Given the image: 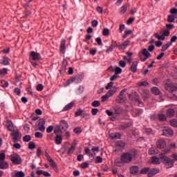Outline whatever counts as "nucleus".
Returning <instances> with one entry per match:
<instances>
[{
    "label": "nucleus",
    "instance_id": "obj_1",
    "mask_svg": "<svg viewBox=\"0 0 177 177\" xmlns=\"http://www.w3.org/2000/svg\"><path fill=\"white\" fill-rule=\"evenodd\" d=\"M135 154L136 152L124 153L121 156L120 160L122 162H124V164H129V162H132L133 157H135Z\"/></svg>",
    "mask_w": 177,
    "mask_h": 177
},
{
    "label": "nucleus",
    "instance_id": "obj_2",
    "mask_svg": "<svg viewBox=\"0 0 177 177\" xmlns=\"http://www.w3.org/2000/svg\"><path fill=\"white\" fill-rule=\"evenodd\" d=\"M68 129V124L66 120H61L59 122V125H57L55 129L54 133L57 135V133H62V132H65V131H67Z\"/></svg>",
    "mask_w": 177,
    "mask_h": 177
},
{
    "label": "nucleus",
    "instance_id": "obj_3",
    "mask_svg": "<svg viewBox=\"0 0 177 177\" xmlns=\"http://www.w3.org/2000/svg\"><path fill=\"white\" fill-rule=\"evenodd\" d=\"M159 158L161 160L162 162L165 164V168L168 169L172 168V167H174V162H175L174 160L165 156L162 153L159 155Z\"/></svg>",
    "mask_w": 177,
    "mask_h": 177
},
{
    "label": "nucleus",
    "instance_id": "obj_4",
    "mask_svg": "<svg viewBox=\"0 0 177 177\" xmlns=\"http://www.w3.org/2000/svg\"><path fill=\"white\" fill-rule=\"evenodd\" d=\"M151 56V54H150V53H149V51L146 48L142 49L141 53H139V57L141 62H146V60H147V59H149V57H150Z\"/></svg>",
    "mask_w": 177,
    "mask_h": 177
},
{
    "label": "nucleus",
    "instance_id": "obj_5",
    "mask_svg": "<svg viewBox=\"0 0 177 177\" xmlns=\"http://www.w3.org/2000/svg\"><path fill=\"white\" fill-rule=\"evenodd\" d=\"M9 158L16 165H19L21 162V158L17 153H12L9 156Z\"/></svg>",
    "mask_w": 177,
    "mask_h": 177
},
{
    "label": "nucleus",
    "instance_id": "obj_6",
    "mask_svg": "<svg viewBox=\"0 0 177 177\" xmlns=\"http://www.w3.org/2000/svg\"><path fill=\"white\" fill-rule=\"evenodd\" d=\"M165 86V89L168 91V92H170V93L175 92V91H176L177 89V85L169 82V83H166Z\"/></svg>",
    "mask_w": 177,
    "mask_h": 177
},
{
    "label": "nucleus",
    "instance_id": "obj_7",
    "mask_svg": "<svg viewBox=\"0 0 177 177\" xmlns=\"http://www.w3.org/2000/svg\"><path fill=\"white\" fill-rule=\"evenodd\" d=\"M10 136L12 138L13 142H19L21 139V133H20L18 129L11 133Z\"/></svg>",
    "mask_w": 177,
    "mask_h": 177
},
{
    "label": "nucleus",
    "instance_id": "obj_8",
    "mask_svg": "<svg viewBox=\"0 0 177 177\" xmlns=\"http://www.w3.org/2000/svg\"><path fill=\"white\" fill-rule=\"evenodd\" d=\"M163 136H167V138H171L174 136V131L171 127H165L162 130Z\"/></svg>",
    "mask_w": 177,
    "mask_h": 177
},
{
    "label": "nucleus",
    "instance_id": "obj_9",
    "mask_svg": "<svg viewBox=\"0 0 177 177\" xmlns=\"http://www.w3.org/2000/svg\"><path fill=\"white\" fill-rule=\"evenodd\" d=\"M36 124L40 132H45V120L39 119Z\"/></svg>",
    "mask_w": 177,
    "mask_h": 177
},
{
    "label": "nucleus",
    "instance_id": "obj_10",
    "mask_svg": "<svg viewBox=\"0 0 177 177\" xmlns=\"http://www.w3.org/2000/svg\"><path fill=\"white\" fill-rule=\"evenodd\" d=\"M30 60L32 59L34 61H37V60L41 59V54L38 53H35V51L30 52Z\"/></svg>",
    "mask_w": 177,
    "mask_h": 177
},
{
    "label": "nucleus",
    "instance_id": "obj_11",
    "mask_svg": "<svg viewBox=\"0 0 177 177\" xmlns=\"http://www.w3.org/2000/svg\"><path fill=\"white\" fill-rule=\"evenodd\" d=\"M157 149H165L167 147V142L164 140H159L156 142Z\"/></svg>",
    "mask_w": 177,
    "mask_h": 177
},
{
    "label": "nucleus",
    "instance_id": "obj_12",
    "mask_svg": "<svg viewBox=\"0 0 177 177\" xmlns=\"http://www.w3.org/2000/svg\"><path fill=\"white\" fill-rule=\"evenodd\" d=\"M125 142L122 140H119L117 141L115 143V147H116V149H118L119 150H124V148L125 147Z\"/></svg>",
    "mask_w": 177,
    "mask_h": 177
},
{
    "label": "nucleus",
    "instance_id": "obj_13",
    "mask_svg": "<svg viewBox=\"0 0 177 177\" xmlns=\"http://www.w3.org/2000/svg\"><path fill=\"white\" fill-rule=\"evenodd\" d=\"M6 126L8 131H10V132H13V131H15V127L13 126V122H12V121H10V120H6Z\"/></svg>",
    "mask_w": 177,
    "mask_h": 177
},
{
    "label": "nucleus",
    "instance_id": "obj_14",
    "mask_svg": "<svg viewBox=\"0 0 177 177\" xmlns=\"http://www.w3.org/2000/svg\"><path fill=\"white\" fill-rule=\"evenodd\" d=\"M160 173V169L159 168H153L151 169H149V172L148 173L149 177L154 176V175H157V174Z\"/></svg>",
    "mask_w": 177,
    "mask_h": 177
},
{
    "label": "nucleus",
    "instance_id": "obj_15",
    "mask_svg": "<svg viewBox=\"0 0 177 177\" xmlns=\"http://www.w3.org/2000/svg\"><path fill=\"white\" fill-rule=\"evenodd\" d=\"M12 177H25L26 174L23 171H14L11 173Z\"/></svg>",
    "mask_w": 177,
    "mask_h": 177
},
{
    "label": "nucleus",
    "instance_id": "obj_16",
    "mask_svg": "<svg viewBox=\"0 0 177 177\" xmlns=\"http://www.w3.org/2000/svg\"><path fill=\"white\" fill-rule=\"evenodd\" d=\"M158 153H160V151L155 147H151L148 150L149 156H156V154H158Z\"/></svg>",
    "mask_w": 177,
    "mask_h": 177
},
{
    "label": "nucleus",
    "instance_id": "obj_17",
    "mask_svg": "<svg viewBox=\"0 0 177 177\" xmlns=\"http://www.w3.org/2000/svg\"><path fill=\"white\" fill-rule=\"evenodd\" d=\"M138 64H139V62H138V61L133 62L130 68L131 73H136V71H138Z\"/></svg>",
    "mask_w": 177,
    "mask_h": 177
},
{
    "label": "nucleus",
    "instance_id": "obj_18",
    "mask_svg": "<svg viewBox=\"0 0 177 177\" xmlns=\"http://www.w3.org/2000/svg\"><path fill=\"white\" fill-rule=\"evenodd\" d=\"M10 60L6 57H4L2 59H0V64H3V66H9L10 64Z\"/></svg>",
    "mask_w": 177,
    "mask_h": 177
},
{
    "label": "nucleus",
    "instance_id": "obj_19",
    "mask_svg": "<svg viewBox=\"0 0 177 177\" xmlns=\"http://www.w3.org/2000/svg\"><path fill=\"white\" fill-rule=\"evenodd\" d=\"M130 100H133V102H138V104H140V100H139V95H129Z\"/></svg>",
    "mask_w": 177,
    "mask_h": 177
},
{
    "label": "nucleus",
    "instance_id": "obj_20",
    "mask_svg": "<svg viewBox=\"0 0 177 177\" xmlns=\"http://www.w3.org/2000/svg\"><path fill=\"white\" fill-rule=\"evenodd\" d=\"M65 50H66V39H64L61 41L60 52L61 53H64Z\"/></svg>",
    "mask_w": 177,
    "mask_h": 177
},
{
    "label": "nucleus",
    "instance_id": "obj_21",
    "mask_svg": "<svg viewBox=\"0 0 177 177\" xmlns=\"http://www.w3.org/2000/svg\"><path fill=\"white\" fill-rule=\"evenodd\" d=\"M76 147H77V143H75V142L73 143L71 145V148L68 151L67 154H68V156H71V154H73V153H74V151H75Z\"/></svg>",
    "mask_w": 177,
    "mask_h": 177
},
{
    "label": "nucleus",
    "instance_id": "obj_22",
    "mask_svg": "<svg viewBox=\"0 0 177 177\" xmlns=\"http://www.w3.org/2000/svg\"><path fill=\"white\" fill-rule=\"evenodd\" d=\"M82 82V75H79L73 77V82L75 84H81Z\"/></svg>",
    "mask_w": 177,
    "mask_h": 177
},
{
    "label": "nucleus",
    "instance_id": "obj_23",
    "mask_svg": "<svg viewBox=\"0 0 177 177\" xmlns=\"http://www.w3.org/2000/svg\"><path fill=\"white\" fill-rule=\"evenodd\" d=\"M139 172V167L138 166H132L130 167V174L136 175Z\"/></svg>",
    "mask_w": 177,
    "mask_h": 177
},
{
    "label": "nucleus",
    "instance_id": "obj_24",
    "mask_svg": "<svg viewBox=\"0 0 177 177\" xmlns=\"http://www.w3.org/2000/svg\"><path fill=\"white\" fill-rule=\"evenodd\" d=\"M131 44V41L129 40H126L124 41L120 46H119L120 49H127L128 48V46Z\"/></svg>",
    "mask_w": 177,
    "mask_h": 177
},
{
    "label": "nucleus",
    "instance_id": "obj_25",
    "mask_svg": "<svg viewBox=\"0 0 177 177\" xmlns=\"http://www.w3.org/2000/svg\"><path fill=\"white\" fill-rule=\"evenodd\" d=\"M151 162H152V164H154L155 165H160V164H161V160H160V158H158L156 156H153L151 158Z\"/></svg>",
    "mask_w": 177,
    "mask_h": 177
},
{
    "label": "nucleus",
    "instance_id": "obj_26",
    "mask_svg": "<svg viewBox=\"0 0 177 177\" xmlns=\"http://www.w3.org/2000/svg\"><path fill=\"white\" fill-rule=\"evenodd\" d=\"M111 139H121V134L120 133H112L109 134Z\"/></svg>",
    "mask_w": 177,
    "mask_h": 177
},
{
    "label": "nucleus",
    "instance_id": "obj_27",
    "mask_svg": "<svg viewBox=\"0 0 177 177\" xmlns=\"http://www.w3.org/2000/svg\"><path fill=\"white\" fill-rule=\"evenodd\" d=\"M166 114L167 117H174L175 115V110L174 109H167Z\"/></svg>",
    "mask_w": 177,
    "mask_h": 177
},
{
    "label": "nucleus",
    "instance_id": "obj_28",
    "mask_svg": "<svg viewBox=\"0 0 177 177\" xmlns=\"http://www.w3.org/2000/svg\"><path fill=\"white\" fill-rule=\"evenodd\" d=\"M73 107H74V102H71L64 107L63 111H68V110H71Z\"/></svg>",
    "mask_w": 177,
    "mask_h": 177
},
{
    "label": "nucleus",
    "instance_id": "obj_29",
    "mask_svg": "<svg viewBox=\"0 0 177 177\" xmlns=\"http://www.w3.org/2000/svg\"><path fill=\"white\" fill-rule=\"evenodd\" d=\"M118 89V88L117 87H113L112 89L109 90L106 93L107 96H109V97H111V95H114V93H115V92H117Z\"/></svg>",
    "mask_w": 177,
    "mask_h": 177
},
{
    "label": "nucleus",
    "instance_id": "obj_30",
    "mask_svg": "<svg viewBox=\"0 0 177 177\" xmlns=\"http://www.w3.org/2000/svg\"><path fill=\"white\" fill-rule=\"evenodd\" d=\"M9 168V163L6 162H0V169H8Z\"/></svg>",
    "mask_w": 177,
    "mask_h": 177
},
{
    "label": "nucleus",
    "instance_id": "obj_31",
    "mask_svg": "<svg viewBox=\"0 0 177 177\" xmlns=\"http://www.w3.org/2000/svg\"><path fill=\"white\" fill-rule=\"evenodd\" d=\"M151 92L153 95H160V93H161V91H160V88H158V87H152L151 88Z\"/></svg>",
    "mask_w": 177,
    "mask_h": 177
},
{
    "label": "nucleus",
    "instance_id": "obj_32",
    "mask_svg": "<svg viewBox=\"0 0 177 177\" xmlns=\"http://www.w3.org/2000/svg\"><path fill=\"white\" fill-rule=\"evenodd\" d=\"M129 6V4H128V3H126V4H124L123 6H122V7L120 8V13L121 15H124V14L125 13V12H127V9H128Z\"/></svg>",
    "mask_w": 177,
    "mask_h": 177
},
{
    "label": "nucleus",
    "instance_id": "obj_33",
    "mask_svg": "<svg viewBox=\"0 0 177 177\" xmlns=\"http://www.w3.org/2000/svg\"><path fill=\"white\" fill-rule=\"evenodd\" d=\"M158 118L159 121H162V122H164V121H167V116L162 113L158 114Z\"/></svg>",
    "mask_w": 177,
    "mask_h": 177
},
{
    "label": "nucleus",
    "instance_id": "obj_34",
    "mask_svg": "<svg viewBox=\"0 0 177 177\" xmlns=\"http://www.w3.org/2000/svg\"><path fill=\"white\" fill-rule=\"evenodd\" d=\"M62 142H63V138H62V136H57L55 138L56 145H62Z\"/></svg>",
    "mask_w": 177,
    "mask_h": 177
},
{
    "label": "nucleus",
    "instance_id": "obj_35",
    "mask_svg": "<svg viewBox=\"0 0 177 177\" xmlns=\"http://www.w3.org/2000/svg\"><path fill=\"white\" fill-rule=\"evenodd\" d=\"M150 172L149 167H145L140 170V174L142 175H146V174H149Z\"/></svg>",
    "mask_w": 177,
    "mask_h": 177
},
{
    "label": "nucleus",
    "instance_id": "obj_36",
    "mask_svg": "<svg viewBox=\"0 0 177 177\" xmlns=\"http://www.w3.org/2000/svg\"><path fill=\"white\" fill-rule=\"evenodd\" d=\"M175 19H177V17H175L174 15H168L167 17V21L169 23H175Z\"/></svg>",
    "mask_w": 177,
    "mask_h": 177
},
{
    "label": "nucleus",
    "instance_id": "obj_37",
    "mask_svg": "<svg viewBox=\"0 0 177 177\" xmlns=\"http://www.w3.org/2000/svg\"><path fill=\"white\" fill-rule=\"evenodd\" d=\"M8 74V68L0 69V77H5Z\"/></svg>",
    "mask_w": 177,
    "mask_h": 177
},
{
    "label": "nucleus",
    "instance_id": "obj_38",
    "mask_svg": "<svg viewBox=\"0 0 177 177\" xmlns=\"http://www.w3.org/2000/svg\"><path fill=\"white\" fill-rule=\"evenodd\" d=\"M171 46H172V43H167V44L163 45L161 51L165 52V50H167V49H168V48H169Z\"/></svg>",
    "mask_w": 177,
    "mask_h": 177
},
{
    "label": "nucleus",
    "instance_id": "obj_39",
    "mask_svg": "<svg viewBox=\"0 0 177 177\" xmlns=\"http://www.w3.org/2000/svg\"><path fill=\"white\" fill-rule=\"evenodd\" d=\"M170 13L171 16L174 17H177V8H173L170 9Z\"/></svg>",
    "mask_w": 177,
    "mask_h": 177
},
{
    "label": "nucleus",
    "instance_id": "obj_40",
    "mask_svg": "<svg viewBox=\"0 0 177 177\" xmlns=\"http://www.w3.org/2000/svg\"><path fill=\"white\" fill-rule=\"evenodd\" d=\"M37 147V146L35 145V142L31 141L29 142L28 144V149H30V150H34V149H35Z\"/></svg>",
    "mask_w": 177,
    "mask_h": 177
},
{
    "label": "nucleus",
    "instance_id": "obj_41",
    "mask_svg": "<svg viewBox=\"0 0 177 177\" xmlns=\"http://www.w3.org/2000/svg\"><path fill=\"white\" fill-rule=\"evenodd\" d=\"M171 127L174 128H177V120L176 119L171 120L169 121Z\"/></svg>",
    "mask_w": 177,
    "mask_h": 177
},
{
    "label": "nucleus",
    "instance_id": "obj_42",
    "mask_svg": "<svg viewBox=\"0 0 177 177\" xmlns=\"http://www.w3.org/2000/svg\"><path fill=\"white\" fill-rule=\"evenodd\" d=\"M102 35L104 37H109V35H110V30H109V28H104Z\"/></svg>",
    "mask_w": 177,
    "mask_h": 177
},
{
    "label": "nucleus",
    "instance_id": "obj_43",
    "mask_svg": "<svg viewBox=\"0 0 177 177\" xmlns=\"http://www.w3.org/2000/svg\"><path fill=\"white\" fill-rule=\"evenodd\" d=\"M0 85L1 86H2V88H8V86H9V84L5 80H1L0 82Z\"/></svg>",
    "mask_w": 177,
    "mask_h": 177
},
{
    "label": "nucleus",
    "instance_id": "obj_44",
    "mask_svg": "<svg viewBox=\"0 0 177 177\" xmlns=\"http://www.w3.org/2000/svg\"><path fill=\"white\" fill-rule=\"evenodd\" d=\"M138 86H148L149 82L147 81L140 82L137 84Z\"/></svg>",
    "mask_w": 177,
    "mask_h": 177
},
{
    "label": "nucleus",
    "instance_id": "obj_45",
    "mask_svg": "<svg viewBox=\"0 0 177 177\" xmlns=\"http://www.w3.org/2000/svg\"><path fill=\"white\" fill-rule=\"evenodd\" d=\"M82 113H84V110L79 109L75 113V117H80V115H82Z\"/></svg>",
    "mask_w": 177,
    "mask_h": 177
},
{
    "label": "nucleus",
    "instance_id": "obj_46",
    "mask_svg": "<svg viewBox=\"0 0 177 177\" xmlns=\"http://www.w3.org/2000/svg\"><path fill=\"white\" fill-rule=\"evenodd\" d=\"M73 82H74V79H73V77H71L66 81V83L64 84V86H68L71 85V84H73Z\"/></svg>",
    "mask_w": 177,
    "mask_h": 177
},
{
    "label": "nucleus",
    "instance_id": "obj_47",
    "mask_svg": "<svg viewBox=\"0 0 177 177\" xmlns=\"http://www.w3.org/2000/svg\"><path fill=\"white\" fill-rule=\"evenodd\" d=\"M115 164L116 167H122V165H123L124 164V162H122V160L117 159L115 160Z\"/></svg>",
    "mask_w": 177,
    "mask_h": 177
},
{
    "label": "nucleus",
    "instance_id": "obj_48",
    "mask_svg": "<svg viewBox=\"0 0 177 177\" xmlns=\"http://www.w3.org/2000/svg\"><path fill=\"white\" fill-rule=\"evenodd\" d=\"M91 106L93 107H99V106H100V102L98 100H95L91 103Z\"/></svg>",
    "mask_w": 177,
    "mask_h": 177
},
{
    "label": "nucleus",
    "instance_id": "obj_49",
    "mask_svg": "<svg viewBox=\"0 0 177 177\" xmlns=\"http://www.w3.org/2000/svg\"><path fill=\"white\" fill-rule=\"evenodd\" d=\"M122 73V69L118 66H116L115 69V74L116 75H118V74H121Z\"/></svg>",
    "mask_w": 177,
    "mask_h": 177
},
{
    "label": "nucleus",
    "instance_id": "obj_50",
    "mask_svg": "<svg viewBox=\"0 0 177 177\" xmlns=\"http://www.w3.org/2000/svg\"><path fill=\"white\" fill-rule=\"evenodd\" d=\"M35 138H37L38 139H42V138H44V134H42V133L41 132H36L35 133Z\"/></svg>",
    "mask_w": 177,
    "mask_h": 177
},
{
    "label": "nucleus",
    "instance_id": "obj_51",
    "mask_svg": "<svg viewBox=\"0 0 177 177\" xmlns=\"http://www.w3.org/2000/svg\"><path fill=\"white\" fill-rule=\"evenodd\" d=\"M24 142H30L31 140V136L26 135L24 137H23Z\"/></svg>",
    "mask_w": 177,
    "mask_h": 177
},
{
    "label": "nucleus",
    "instance_id": "obj_52",
    "mask_svg": "<svg viewBox=\"0 0 177 177\" xmlns=\"http://www.w3.org/2000/svg\"><path fill=\"white\" fill-rule=\"evenodd\" d=\"M74 133H76L77 135H80L82 131H81V128L80 127H76L73 129Z\"/></svg>",
    "mask_w": 177,
    "mask_h": 177
},
{
    "label": "nucleus",
    "instance_id": "obj_53",
    "mask_svg": "<svg viewBox=\"0 0 177 177\" xmlns=\"http://www.w3.org/2000/svg\"><path fill=\"white\" fill-rule=\"evenodd\" d=\"M88 167H89V164H88V162H84L80 165V167L82 168V169H85V168H88Z\"/></svg>",
    "mask_w": 177,
    "mask_h": 177
},
{
    "label": "nucleus",
    "instance_id": "obj_54",
    "mask_svg": "<svg viewBox=\"0 0 177 177\" xmlns=\"http://www.w3.org/2000/svg\"><path fill=\"white\" fill-rule=\"evenodd\" d=\"M36 89L37 91H39V92H41V91H44V85L39 84L36 86Z\"/></svg>",
    "mask_w": 177,
    "mask_h": 177
},
{
    "label": "nucleus",
    "instance_id": "obj_55",
    "mask_svg": "<svg viewBox=\"0 0 177 177\" xmlns=\"http://www.w3.org/2000/svg\"><path fill=\"white\" fill-rule=\"evenodd\" d=\"M143 96L145 99H149V97H150V91H145V93H143Z\"/></svg>",
    "mask_w": 177,
    "mask_h": 177
},
{
    "label": "nucleus",
    "instance_id": "obj_56",
    "mask_svg": "<svg viewBox=\"0 0 177 177\" xmlns=\"http://www.w3.org/2000/svg\"><path fill=\"white\" fill-rule=\"evenodd\" d=\"M113 85H114V82H111L108 83V84L105 86V88L106 90H109L110 88H113Z\"/></svg>",
    "mask_w": 177,
    "mask_h": 177
},
{
    "label": "nucleus",
    "instance_id": "obj_57",
    "mask_svg": "<svg viewBox=\"0 0 177 177\" xmlns=\"http://www.w3.org/2000/svg\"><path fill=\"white\" fill-rule=\"evenodd\" d=\"M41 153H42V149L41 148V147H39L37 151V157H40Z\"/></svg>",
    "mask_w": 177,
    "mask_h": 177
},
{
    "label": "nucleus",
    "instance_id": "obj_58",
    "mask_svg": "<svg viewBox=\"0 0 177 177\" xmlns=\"http://www.w3.org/2000/svg\"><path fill=\"white\" fill-rule=\"evenodd\" d=\"M95 162H99V163L103 162V158H102V157L100 156H97L95 159Z\"/></svg>",
    "mask_w": 177,
    "mask_h": 177
},
{
    "label": "nucleus",
    "instance_id": "obj_59",
    "mask_svg": "<svg viewBox=\"0 0 177 177\" xmlns=\"http://www.w3.org/2000/svg\"><path fill=\"white\" fill-rule=\"evenodd\" d=\"M109 97H110L109 95H107L106 94L103 95L102 97V103H104V102H106L107 99H109Z\"/></svg>",
    "mask_w": 177,
    "mask_h": 177
},
{
    "label": "nucleus",
    "instance_id": "obj_60",
    "mask_svg": "<svg viewBox=\"0 0 177 177\" xmlns=\"http://www.w3.org/2000/svg\"><path fill=\"white\" fill-rule=\"evenodd\" d=\"M53 126L50 125L46 129L47 133H50L53 131Z\"/></svg>",
    "mask_w": 177,
    "mask_h": 177
},
{
    "label": "nucleus",
    "instance_id": "obj_61",
    "mask_svg": "<svg viewBox=\"0 0 177 177\" xmlns=\"http://www.w3.org/2000/svg\"><path fill=\"white\" fill-rule=\"evenodd\" d=\"M119 66L124 68V67H125L127 66V63L124 61L121 60L119 62Z\"/></svg>",
    "mask_w": 177,
    "mask_h": 177
},
{
    "label": "nucleus",
    "instance_id": "obj_62",
    "mask_svg": "<svg viewBox=\"0 0 177 177\" xmlns=\"http://www.w3.org/2000/svg\"><path fill=\"white\" fill-rule=\"evenodd\" d=\"M127 128H128V124H123L119 126V129H120V131H124V129H127Z\"/></svg>",
    "mask_w": 177,
    "mask_h": 177
},
{
    "label": "nucleus",
    "instance_id": "obj_63",
    "mask_svg": "<svg viewBox=\"0 0 177 177\" xmlns=\"http://www.w3.org/2000/svg\"><path fill=\"white\" fill-rule=\"evenodd\" d=\"M6 158V155H5V153H0V162L5 161Z\"/></svg>",
    "mask_w": 177,
    "mask_h": 177
},
{
    "label": "nucleus",
    "instance_id": "obj_64",
    "mask_svg": "<svg viewBox=\"0 0 177 177\" xmlns=\"http://www.w3.org/2000/svg\"><path fill=\"white\" fill-rule=\"evenodd\" d=\"M130 34H132V30H125L124 35L123 36V37L127 38V36L130 35Z\"/></svg>",
    "mask_w": 177,
    "mask_h": 177
}]
</instances>
